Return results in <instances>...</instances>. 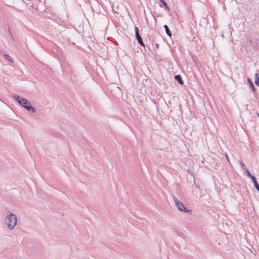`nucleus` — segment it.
Wrapping results in <instances>:
<instances>
[{"label": "nucleus", "mask_w": 259, "mask_h": 259, "mask_svg": "<svg viewBox=\"0 0 259 259\" xmlns=\"http://www.w3.org/2000/svg\"><path fill=\"white\" fill-rule=\"evenodd\" d=\"M247 81H248V82L249 83L250 88L251 91L252 92H254L255 91V89L254 85H253L252 82L251 81V79L249 78H248Z\"/></svg>", "instance_id": "423d86ee"}, {"label": "nucleus", "mask_w": 259, "mask_h": 259, "mask_svg": "<svg viewBox=\"0 0 259 259\" xmlns=\"http://www.w3.org/2000/svg\"><path fill=\"white\" fill-rule=\"evenodd\" d=\"M256 189L259 192V185L257 184L254 186Z\"/></svg>", "instance_id": "2eb2a0df"}, {"label": "nucleus", "mask_w": 259, "mask_h": 259, "mask_svg": "<svg viewBox=\"0 0 259 259\" xmlns=\"http://www.w3.org/2000/svg\"><path fill=\"white\" fill-rule=\"evenodd\" d=\"M249 178L252 179L254 186L258 184L257 182L256 181V178L255 177L251 175V176H250Z\"/></svg>", "instance_id": "1a4fd4ad"}, {"label": "nucleus", "mask_w": 259, "mask_h": 259, "mask_svg": "<svg viewBox=\"0 0 259 259\" xmlns=\"http://www.w3.org/2000/svg\"><path fill=\"white\" fill-rule=\"evenodd\" d=\"M226 159H227V160L229 161V158H228V156L227 154L226 155Z\"/></svg>", "instance_id": "dca6fc26"}, {"label": "nucleus", "mask_w": 259, "mask_h": 259, "mask_svg": "<svg viewBox=\"0 0 259 259\" xmlns=\"http://www.w3.org/2000/svg\"><path fill=\"white\" fill-rule=\"evenodd\" d=\"M257 115L259 117V113H257Z\"/></svg>", "instance_id": "f3484780"}, {"label": "nucleus", "mask_w": 259, "mask_h": 259, "mask_svg": "<svg viewBox=\"0 0 259 259\" xmlns=\"http://www.w3.org/2000/svg\"><path fill=\"white\" fill-rule=\"evenodd\" d=\"M160 1L163 4V5L165 6V8H166L167 9H168V6H167L166 3L165 2V0H160Z\"/></svg>", "instance_id": "9d476101"}, {"label": "nucleus", "mask_w": 259, "mask_h": 259, "mask_svg": "<svg viewBox=\"0 0 259 259\" xmlns=\"http://www.w3.org/2000/svg\"><path fill=\"white\" fill-rule=\"evenodd\" d=\"M13 98L20 105L27 110L31 111L32 113H35L36 112L35 109L31 106L30 103L26 99L21 98L17 95H14Z\"/></svg>", "instance_id": "f03ea898"}, {"label": "nucleus", "mask_w": 259, "mask_h": 259, "mask_svg": "<svg viewBox=\"0 0 259 259\" xmlns=\"http://www.w3.org/2000/svg\"><path fill=\"white\" fill-rule=\"evenodd\" d=\"M5 222L9 230H12L17 225V218L16 215L8 211L7 212Z\"/></svg>", "instance_id": "f257e3e1"}, {"label": "nucleus", "mask_w": 259, "mask_h": 259, "mask_svg": "<svg viewBox=\"0 0 259 259\" xmlns=\"http://www.w3.org/2000/svg\"><path fill=\"white\" fill-rule=\"evenodd\" d=\"M135 34L136 37L138 42L142 46L145 47V45L143 41L142 38L139 34V28L137 27H135Z\"/></svg>", "instance_id": "20e7f679"}, {"label": "nucleus", "mask_w": 259, "mask_h": 259, "mask_svg": "<svg viewBox=\"0 0 259 259\" xmlns=\"http://www.w3.org/2000/svg\"><path fill=\"white\" fill-rule=\"evenodd\" d=\"M164 28L165 30V32L166 33V34H167V35H168L170 37L171 36V33L170 31L169 30L168 27L166 25H164Z\"/></svg>", "instance_id": "0eeeda50"}, {"label": "nucleus", "mask_w": 259, "mask_h": 259, "mask_svg": "<svg viewBox=\"0 0 259 259\" xmlns=\"http://www.w3.org/2000/svg\"><path fill=\"white\" fill-rule=\"evenodd\" d=\"M240 165L242 166V167H243L244 169H245V168H246L245 164L243 163V161H240Z\"/></svg>", "instance_id": "ddd939ff"}, {"label": "nucleus", "mask_w": 259, "mask_h": 259, "mask_svg": "<svg viewBox=\"0 0 259 259\" xmlns=\"http://www.w3.org/2000/svg\"><path fill=\"white\" fill-rule=\"evenodd\" d=\"M5 57H6V58L8 60H9V61H11V62H13V61H12V59H11V57H10L9 55H6H6H5Z\"/></svg>", "instance_id": "f8f14e48"}, {"label": "nucleus", "mask_w": 259, "mask_h": 259, "mask_svg": "<svg viewBox=\"0 0 259 259\" xmlns=\"http://www.w3.org/2000/svg\"><path fill=\"white\" fill-rule=\"evenodd\" d=\"M8 31H9V33L10 35L11 36V37L12 38V39L13 40H14V37H13V36L12 35V33L11 32L10 28L9 29Z\"/></svg>", "instance_id": "4468645a"}, {"label": "nucleus", "mask_w": 259, "mask_h": 259, "mask_svg": "<svg viewBox=\"0 0 259 259\" xmlns=\"http://www.w3.org/2000/svg\"><path fill=\"white\" fill-rule=\"evenodd\" d=\"M175 79L179 82V83L181 84H183L184 83L182 78L180 75H177L175 76Z\"/></svg>", "instance_id": "39448f33"}, {"label": "nucleus", "mask_w": 259, "mask_h": 259, "mask_svg": "<svg viewBox=\"0 0 259 259\" xmlns=\"http://www.w3.org/2000/svg\"><path fill=\"white\" fill-rule=\"evenodd\" d=\"M255 83L257 86H259V73H255Z\"/></svg>", "instance_id": "6e6552de"}, {"label": "nucleus", "mask_w": 259, "mask_h": 259, "mask_svg": "<svg viewBox=\"0 0 259 259\" xmlns=\"http://www.w3.org/2000/svg\"><path fill=\"white\" fill-rule=\"evenodd\" d=\"M245 170L246 172V175L248 177H250V176H251L252 175H251V174L249 172L248 169L247 168H245Z\"/></svg>", "instance_id": "9b49d317"}, {"label": "nucleus", "mask_w": 259, "mask_h": 259, "mask_svg": "<svg viewBox=\"0 0 259 259\" xmlns=\"http://www.w3.org/2000/svg\"><path fill=\"white\" fill-rule=\"evenodd\" d=\"M174 200L176 206L180 211L186 212L188 214L192 213V210L186 208L183 203L181 201H179L178 198L175 196H174Z\"/></svg>", "instance_id": "7ed1b4c3"}]
</instances>
